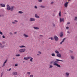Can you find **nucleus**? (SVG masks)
Returning a JSON list of instances; mask_svg holds the SVG:
<instances>
[{
	"mask_svg": "<svg viewBox=\"0 0 77 77\" xmlns=\"http://www.w3.org/2000/svg\"><path fill=\"white\" fill-rule=\"evenodd\" d=\"M12 33L11 32H10V35H12Z\"/></svg>",
	"mask_w": 77,
	"mask_h": 77,
	"instance_id": "nucleus-54",
	"label": "nucleus"
},
{
	"mask_svg": "<svg viewBox=\"0 0 77 77\" xmlns=\"http://www.w3.org/2000/svg\"><path fill=\"white\" fill-rule=\"evenodd\" d=\"M30 59V61L32 62L33 58L32 57H24V60H29V59Z\"/></svg>",
	"mask_w": 77,
	"mask_h": 77,
	"instance_id": "nucleus-1",
	"label": "nucleus"
},
{
	"mask_svg": "<svg viewBox=\"0 0 77 77\" xmlns=\"http://www.w3.org/2000/svg\"><path fill=\"white\" fill-rule=\"evenodd\" d=\"M40 7H41V8H45V7H44L42 5Z\"/></svg>",
	"mask_w": 77,
	"mask_h": 77,
	"instance_id": "nucleus-34",
	"label": "nucleus"
},
{
	"mask_svg": "<svg viewBox=\"0 0 77 77\" xmlns=\"http://www.w3.org/2000/svg\"><path fill=\"white\" fill-rule=\"evenodd\" d=\"M35 17L36 18H39V17L38 16V15H37V14H35Z\"/></svg>",
	"mask_w": 77,
	"mask_h": 77,
	"instance_id": "nucleus-18",
	"label": "nucleus"
},
{
	"mask_svg": "<svg viewBox=\"0 0 77 77\" xmlns=\"http://www.w3.org/2000/svg\"><path fill=\"white\" fill-rule=\"evenodd\" d=\"M51 40H53L54 39V38L53 37H51Z\"/></svg>",
	"mask_w": 77,
	"mask_h": 77,
	"instance_id": "nucleus-39",
	"label": "nucleus"
},
{
	"mask_svg": "<svg viewBox=\"0 0 77 77\" xmlns=\"http://www.w3.org/2000/svg\"><path fill=\"white\" fill-rule=\"evenodd\" d=\"M0 47H1V48H3V47H4V46L2 45V44L0 43Z\"/></svg>",
	"mask_w": 77,
	"mask_h": 77,
	"instance_id": "nucleus-22",
	"label": "nucleus"
},
{
	"mask_svg": "<svg viewBox=\"0 0 77 77\" xmlns=\"http://www.w3.org/2000/svg\"><path fill=\"white\" fill-rule=\"evenodd\" d=\"M23 62H24V61H23Z\"/></svg>",
	"mask_w": 77,
	"mask_h": 77,
	"instance_id": "nucleus-63",
	"label": "nucleus"
},
{
	"mask_svg": "<svg viewBox=\"0 0 77 77\" xmlns=\"http://www.w3.org/2000/svg\"><path fill=\"white\" fill-rule=\"evenodd\" d=\"M0 34L2 35H3V32L1 31H0Z\"/></svg>",
	"mask_w": 77,
	"mask_h": 77,
	"instance_id": "nucleus-36",
	"label": "nucleus"
},
{
	"mask_svg": "<svg viewBox=\"0 0 77 77\" xmlns=\"http://www.w3.org/2000/svg\"><path fill=\"white\" fill-rule=\"evenodd\" d=\"M35 9H37V8H38V7H37V6H35Z\"/></svg>",
	"mask_w": 77,
	"mask_h": 77,
	"instance_id": "nucleus-42",
	"label": "nucleus"
},
{
	"mask_svg": "<svg viewBox=\"0 0 77 77\" xmlns=\"http://www.w3.org/2000/svg\"><path fill=\"white\" fill-rule=\"evenodd\" d=\"M74 20H77V17H75V19H74Z\"/></svg>",
	"mask_w": 77,
	"mask_h": 77,
	"instance_id": "nucleus-33",
	"label": "nucleus"
},
{
	"mask_svg": "<svg viewBox=\"0 0 77 77\" xmlns=\"http://www.w3.org/2000/svg\"><path fill=\"white\" fill-rule=\"evenodd\" d=\"M70 53H73V51H70Z\"/></svg>",
	"mask_w": 77,
	"mask_h": 77,
	"instance_id": "nucleus-50",
	"label": "nucleus"
},
{
	"mask_svg": "<svg viewBox=\"0 0 77 77\" xmlns=\"http://www.w3.org/2000/svg\"><path fill=\"white\" fill-rule=\"evenodd\" d=\"M30 77H33V75H30Z\"/></svg>",
	"mask_w": 77,
	"mask_h": 77,
	"instance_id": "nucleus-37",
	"label": "nucleus"
},
{
	"mask_svg": "<svg viewBox=\"0 0 77 77\" xmlns=\"http://www.w3.org/2000/svg\"><path fill=\"white\" fill-rule=\"evenodd\" d=\"M76 24H77V23H76Z\"/></svg>",
	"mask_w": 77,
	"mask_h": 77,
	"instance_id": "nucleus-64",
	"label": "nucleus"
},
{
	"mask_svg": "<svg viewBox=\"0 0 77 77\" xmlns=\"http://www.w3.org/2000/svg\"><path fill=\"white\" fill-rule=\"evenodd\" d=\"M53 25L54 26H55V25L54 24H53Z\"/></svg>",
	"mask_w": 77,
	"mask_h": 77,
	"instance_id": "nucleus-55",
	"label": "nucleus"
},
{
	"mask_svg": "<svg viewBox=\"0 0 77 77\" xmlns=\"http://www.w3.org/2000/svg\"><path fill=\"white\" fill-rule=\"evenodd\" d=\"M65 38H63V40L62 41V42L60 43V44H62V43H63V42L64 41H65Z\"/></svg>",
	"mask_w": 77,
	"mask_h": 77,
	"instance_id": "nucleus-14",
	"label": "nucleus"
},
{
	"mask_svg": "<svg viewBox=\"0 0 77 77\" xmlns=\"http://www.w3.org/2000/svg\"><path fill=\"white\" fill-rule=\"evenodd\" d=\"M11 68H10L8 70H9V71H11Z\"/></svg>",
	"mask_w": 77,
	"mask_h": 77,
	"instance_id": "nucleus-47",
	"label": "nucleus"
},
{
	"mask_svg": "<svg viewBox=\"0 0 77 77\" xmlns=\"http://www.w3.org/2000/svg\"><path fill=\"white\" fill-rule=\"evenodd\" d=\"M50 66H49V68H51L53 67V66L50 64L49 65Z\"/></svg>",
	"mask_w": 77,
	"mask_h": 77,
	"instance_id": "nucleus-24",
	"label": "nucleus"
},
{
	"mask_svg": "<svg viewBox=\"0 0 77 77\" xmlns=\"http://www.w3.org/2000/svg\"><path fill=\"white\" fill-rule=\"evenodd\" d=\"M7 71H9V70L7 69Z\"/></svg>",
	"mask_w": 77,
	"mask_h": 77,
	"instance_id": "nucleus-61",
	"label": "nucleus"
},
{
	"mask_svg": "<svg viewBox=\"0 0 77 77\" xmlns=\"http://www.w3.org/2000/svg\"><path fill=\"white\" fill-rule=\"evenodd\" d=\"M12 74L13 75H18V72H14L12 73Z\"/></svg>",
	"mask_w": 77,
	"mask_h": 77,
	"instance_id": "nucleus-6",
	"label": "nucleus"
},
{
	"mask_svg": "<svg viewBox=\"0 0 77 77\" xmlns=\"http://www.w3.org/2000/svg\"><path fill=\"white\" fill-rule=\"evenodd\" d=\"M19 47L20 48H23L24 47H25V46H24V45H22V46H19Z\"/></svg>",
	"mask_w": 77,
	"mask_h": 77,
	"instance_id": "nucleus-21",
	"label": "nucleus"
},
{
	"mask_svg": "<svg viewBox=\"0 0 77 77\" xmlns=\"http://www.w3.org/2000/svg\"><path fill=\"white\" fill-rule=\"evenodd\" d=\"M56 60H57V61H60V62H63V60H58L57 59Z\"/></svg>",
	"mask_w": 77,
	"mask_h": 77,
	"instance_id": "nucleus-23",
	"label": "nucleus"
},
{
	"mask_svg": "<svg viewBox=\"0 0 77 77\" xmlns=\"http://www.w3.org/2000/svg\"><path fill=\"white\" fill-rule=\"evenodd\" d=\"M17 23H18V21L16 20H14V22H12V24H17Z\"/></svg>",
	"mask_w": 77,
	"mask_h": 77,
	"instance_id": "nucleus-5",
	"label": "nucleus"
},
{
	"mask_svg": "<svg viewBox=\"0 0 77 77\" xmlns=\"http://www.w3.org/2000/svg\"><path fill=\"white\" fill-rule=\"evenodd\" d=\"M16 56H20V54H17L16 55Z\"/></svg>",
	"mask_w": 77,
	"mask_h": 77,
	"instance_id": "nucleus-35",
	"label": "nucleus"
},
{
	"mask_svg": "<svg viewBox=\"0 0 77 77\" xmlns=\"http://www.w3.org/2000/svg\"><path fill=\"white\" fill-rule=\"evenodd\" d=\"M54 61H51L50 62V64H52V63H54Z\"/></svg>",
	"mask_w": 77,
	"mask_h": 77,
	"instance_id": "nucleus-29",
	"label": "nucleus"
},
{
	"mask_svg": "<svg viewBox=\"0 0 77 77\" xmlns=\"http://www.w3.org/2000/svg\"><path fill=\"white\" fill-rule=\"evenodd\" d=\"M70 24V22H68L67 23V24Z\"/></svg>",
	"mask_w": 77,
	"mask_h": 77,
	"instance_id": "nucleus-45",
	"label": "nucleus"
},
{
	"mask_svg": "<svg viewBox=\"0 0 77 77\" xmlns=\"http://www.w3.org/2000/svg\"><path fill=\"white\" fill-rule=\"evenodd\" d=\"M38 2H42V0H38Z\"/></svg>",
	"mask_w": 77,
	"mask_h": 77,
	"instance_id": "nucleus-38",
	"label": "nucleus"
},
{
	"mask_svg": "<svg viewBox=\"0 0 77 77\" xmlns=\"http://www.w3.org/2000/svg\"><path fill=\"white\" fill-rule=\"evenodd\" d=\"M7 9L8 11H9L11 9V8L9 5H7Z\"/></svg>",
	"mask_w": 77,
	"mask_h": 77,
	"instance_id": "nucleus-3",
	"label": "nucleus"
},
{
	"mask_svg": "<svg viewBox=\"0 0 77 77\" xmlns=\"http://www.w3.org/2000/svg\"><path fill=\"white\" fill-rule=\"evenodd\" d=\"M23 36L25 37H26V38H28L29 37V35H26L25 34H23Z\"/></svg>",
	"mask_w": 77,
	"mask_h": 77,
	"instance_id": "nucleus-17",
	"label": "nucleus"
},
{
	"mask_svg": "<svg viewBox=\"0 0 77 77\" xmlns=\"http://www.w3.org/2000/svg\"><path fill=\"white\" fill-rule=\"evenodd\" d=\"M68 1H70L71 0H68Z\"/></svg>",
	"mask_w": 77,
	"mask_h": 77,
	"instance_id": "nucleus-59",
	"label": "nucleus"
},
{
	"mask_svg": "<svg viewBox=\"0 0 77 77\" xmlns=\"http://www.w3.org/2000/svg\"><path fill=\"white\" fill-rule=\"evenodd\" d=\"M5 66V63H4L3 66Z\"/></svg>",
	"mask_w": 77,
	"mask_h": 77,
	"instance_id": "nucleus-49",
	"label": "nucleus"
},
{
	"mask_svg": "<svg viewBox=\"0 0 77 77\" xmlns=\"http://www.w3.org/2000/svg\"><path fill=\"white\" fill-rule=\"evenodd\" d=\"M60 36L61 37H62L63 36V32H60Z\"/></svg>",
	"mask_w": 77,
	"mask_h": 77,
	"instance_id": "nucleus-16",
	"label": "nucleus"
},
{
	"mask_svg": "<svg viewBox=\"0 0 77 77\" xmlns=\"http://www.w3.org/2000/svg\"><path fill=\"white\" fill-rule=\"evenodd\" d=\"M2 38H5L6 37H5V35H3Z\"/></svg>",
	"mask_w": 77,
	"mask_h": 77,
	"instance_id": "nucleus-41",
	"label": "nucleus"
},
{
	"mask_svg": "<svg viewBox=\"0 0 77 77\" xmlns=\"http://www.w3.org/2000/svg\"><path fill=\"white\" fill-rule=\"evenodd\" d=\"M51 56H52L54 57V56H55V54L54 53H52L51 54Z\"/></svg>",
	"mask_w": 77,
	"mask_h": 77,
	"instance_id": "nucleus-25",
	"label": "nucleus"
},
{
	"mask_svg": "<svg viewBox=\"0 0 77 77\" xmlns=\"http://www.w3.org/2000/svg\"><path fill=\"white\" fill-rule=\"evenodd\" d=\"M30 21H35V19H34L33 18H31L29 20Z\"/></svg>",
	"mask_w": 77,
	"mask_h": 77,
	"instance_id": "nucleus-12",
	"label": "nucleus"
},
{
	"mask_svg": "<svg viewBox=\"0 0 77 77\" xmlns=\"http://www.w3.org/2000/svg\"><path fill=\"white\" fill-rule=\"evenodd\" d=\"M37 56H39V54H37Z\"/></svg>",
	"mask_w": 77,
	"mask_h": 77,
	"instance_id": "nucleus-57",
	"label": "nucleus"
},
{
	"mask_svg": "<svg viewBox=\"0 0 77 77\" xmlns=\"http://www.w3.org/2000/svg\"><path fill=\"white\" fill-rule=\"evenodd\" d=\"M54 3V2H51V4H53Z\"/></svg>",
	"mask_w": 77,
	"mask_h": 77,
	"instance_id": "nucleus-52",
	"label": "nucleus"
},
{
	"mask_svg": "<svg viewBox=\"0 0 77 77\" xmlns=\"http://www.w3.org/2000/svg\"><path fill=\"white\" fill-rule=\"evenodd\" d=\"M5 41H3L2 42V44H5Z\"/></svg>",
	"mask_w": 77,
	"mask_h": 77,
	"instance_id": "nucleus-44",
	"label": "nucleus"
},
{
	"mask_svg": "<svg viewBox=\"0 0 77 77\" xmlns=\"http://www.w3.org/2000/svg\"><path fill=\"white\" fill-rule=\"evenodd\" d=\"M18 64H15V66H18Z\"/></svg>",
	"mask_w": 77,
	"mask_h": 77,
	"instance_id": "nucleus-40",
	"label": "nucleus"
},
{
	"mask_svg": "<svg viewBox=\"0 0 77 77\" xmlns=\"http://www.w3.org/2000/svg\"><path fill=\"white\" fill-rule=\"evenodd\" d=\"M14 8H15L14 6H12L11 7L10 9L11 11H14Z\"/></svg>",
	"mask_w": 77,
	"mask_h": 77,
	"instance_id": "nucleus-13",
	"label": "nucleus"
},
{
	"mask_svg": "<svg viewBox=\"0 0 77 77\" xmlns=\"http://www.w3.org/2000/svg\"><path fill=\"white\" fill-rule=\"evenodd\" d=\"M55 53L57 54H58L59 53V51L57 50H56L55 51Z\"/></svg>",
	"mask_w": 77,
	"mask_h": 77,
	"instance_id": "nucleus-20",
	"label": "nucleus"
},
{
	"mask_svg": "<svg viewBox=\"0 0 77 77\" xmlns=\"http://www.w3.org/2000/svg\"><path fill=\"white\" fill-rule=\"evenodd\" d=\"M18 12L19 14H23V12H22L21 11H19Z\"/></svg>",
	"mask_w": 77,
	"mask_h": 77,
	"instance_id": "nucleus-30",
	"label": "nucleus"
},
{
	"mask_svg": "<svg viewBox=\"0 0 77 77\" xmlns=\"http://www.w3.org/2000/svg\"><path fill=\"white\" fill-rule=\"evenodd\" d=\"M6 62H7V60H6L4 62V63H6Z\"/></svg>",
	"mask_w": 77,
	"mask_h": 77,
	"instance_id": "nucleus-43",
	"label": "nucleus"
},
{
	"mask_svg": "<svg viewBox=\"0 0 77 77\" xmlns=\"http://www.w3.org/2000/svg\"><path fill=\"white\" fill-rule=\"evenodd\" d=\"M40 36H43L42 35H40Z\"/></svg>",
	"mask_w": 77,
	"mask_h": 77,
	"instance_id": "nucleus-56",
	"label": "nucleus"
},
{
	"mask_svg": "<svg viewBox=\"0 0 77 77\" xmlns=\"http://www.w3.org/2000/svg\"><path fill=\"white\" fill-rule=\"evenodd\" d=\"M60 23H61L62 21H63V22H64V18H60Z\"/></svg>",
	"mask_w": 77,
	"mask_h": 77,
	"instance_id": "nucleus-10",
	"label": "nucleus"
},
{
	"mask_svg": "<svg viewBox=\"0 0 77 77\" xmlns=\"http://www.w3.org/2000/svg\"><path fill=\"white\" fill-rule=\"evenodd\" d=\"M54 38L55 41H58V37L56 35L54 36Z\"/></svg>",
	"mask_w": 77,
	"mask_h": 77,
	"instance_id": "nucleus-4",
	"label": "nucleus"
},
{
	"mask_svg": "<svg viewBox=\"0 0 77 77\" xmlns=\"http://www.w3.org/2000/svg\"><path fill=\"white\" fill-rule=\"evenodd\" d=\"M67 33H69V34L70 33V32H69V31H68L67 32Z\"/></svg>",
	"mask_w": 77,
	"mask_h": 77,
	"instance_id": "nucleus-51",
	"label": "nucleus"
},
{
	"mask_svg": "<svg viewBox=\"0 0 77 77\" xmlns=\"http://www.w3.org/2000/svg\"><path fill=\"white\" fill-rule=\"evenodd\" d=\"M3 72H2L1 74V77H2L3 76Z\"/></svg>",
	"mask_w": 77,
	"mask_h": 77,
	"instance_id": "nucleus-31",
	"label": "nucleus"
},
{
	"mask_svg": "<svg viewBox=\"0 0 77 77\" xmlns=\"http://www.w3.org/2000/svg\"><path fill=\"white\" fill-rule=\"evenodd\" d=\"M71 58L72 59H74V57L73 56H71Z\"/></svg>",
	"mask_w": 77,
	"mask_h": 77,
	"instance_id": "nucleus-28",
	"label": "nucleus"
},
{
	"mask_svg": "<svg viewBox=\"0 0 77 77\" xmlns=\"http://www.w3.org/2000/svg\"><path fill=\"white\" fill-rule=\"evenodd\" d=\"M65 75L66 77H68L69 76V73L68 72H66L65 73Z\"/></svg>",
	"mask_w": 77,
	"mask_h": 77,
	"instance_id": "nucleus-8",
	"label": "nucleus"
},
{
	"mask_svg": "<svg viewBox=\"0 0 77 77\" xmlns=\"http://www.w3.org/2000/svg\"><path fill=\"white\" fill-rule=\"evenodd\" d=\"M20 53H24L26 51V49H21L19 50Z\"/></svg>",
	"mask_w": 77,
	"mask_h": 77,
	"instance_id": "nucleus-2",
	"label": "nucleus"
},
{
	"mask_svg": "<svg viewBox=\"0 0 77 77\" xmlns=\"http://www.w3.org/2000/svg\"><path fill=\"white\" fill-rule=\"evenodd\" d=\"M33 28L35 29H36V30H38V29H39V28L38 27H33Z\"/></svg>",
	"mask_w": 77,
	"mask_h": 77,
	"instance_id": "nucleus-19",
	"label": "nucleus"
},
{
	"mask_svg": "<svg viewBox=\"0 0 77 77\" xmlns=\"http://www.w3.org/2000/svg\"><path fill=\"white\" fill-rule=\"evenodd\" d=\"M54 65L55 66H57V67H59V68H60V65H59V64L57 63H54Z\"/></svg>",
	"mask_w": 77,
	"mask_h": 77,
	"instance_id": "nucleus-7",
	"label": "nucleus"
},
{
	"mask_svg": "<svg viewBox=\"0 0 77 77\" xmlns=\"http://www.w3.org/2000/svg\"><path fill=\"white\" fill-rule=\"evenodd\" d=\"M31 72H27V74H28L29 75H30V74H31Z\"/></svg>",
	"mask_w": 77,
	"mask_h": 77,
	"instance_id": "nucleus-32",
	"label": "nucleus"
},
{
	"mask_svg": "<svg viewBox=\"0 0 77 77\" xmlns=\"http://www.w3.org/2000/svg\"><path fill=\"white\" fill-rule=\"evenodd\" d=\"M57 57H61V54L59 53L57 54Z\"/></svg>",
	"mask_w": 77,
	"mask_h": 77,
	"instance_id": "nucleus-11",
	"label": "nucleus"
},
{
	"mask_svg": "<svg viewBox=\"0 0 77 77\" xmlns=\"http://www.w3.org/2000/svg\"><path fill=\"white\" fill-rule=\"evenodd\" d=\"M38 53H39V54H41V52L40 51H38Z\"/></svg>",
	"mask_w": 77,
	"mask_h": 77,
	"instance_id": "nucleus-48",
	"label": "nucleus"
},
{
	"mask_svg": "<svg viewBox=\"0 0 77 77\" xmlns=\"http://www.w3.org/2000/svg\"><path fill=\"white\" fill-rule=\"evenodd\" d=\"M69 3V2H66L65 4H64V6H65V7L66 8H67V6H68V3Z\"/></svg>",
	"mask_w": 77,
	"mask_h": 77,
	"instance_id": "nucleus-9",
	"label": "nucleus"
},
{
	"mask_svg": "<svg viewBox=\"0 0 77 77\" xmlns=\"http://www.w3.org/2000/svg\"><path fill=\"white\" fill-rule=\"evenodd\" d=\"M2 17V16H1L0 15V17Z\"/></svg>",
	"mask_w": 77,
	"mask_h": 77,
	"instance_id": "nucleus-58",
	"label": "nucleus"
},
{
	"mask_svg": "<svg viewBox=\"0 0 77 77\" xmlns=\"http://www.w3.org/2000/svg\"><path fill=\"white\" fill-rule=\"evenodd\" d=\"M17 32H14V34H17Z\"/></svg>",
	"mask_w": 77,
	"mask_h": 77,
	"instance_id": "nucleus-53",
	"label": "nucleus"
},
{
	"mask_svg": "<svg viewBox=\"0 0 77 77\" xmlns=\"http://www.w3.org/2000/svg\"><path fill=\"white\" fill-rule=\"evenodd\" d=\"M59 15L60 17H61V12L60 11L59 13Z\"/></svg>",
	"mask_w": 77,
	"mask_h": 77,
	"instance_id": "nucleus-27",
	"label": "nucleus"
},
{
	"mask_svg": "<svg viewBox=\"0 0 77 77\" xmlns=\"http://www.w3.org/2000/svg\"><path fill=\"white\" fill-rule=\"evenodd\" d=\"M49 39H50V38H49Z\"/></svg>",
	"mask_w": 77,
	"mask_h": 77,
	"instance_id": "nucleus-60",
	"label": "nucleus"
},
{
	"mask_svg": "<svg viewBox=\"0 0 77 77\" xmlns=\"http://www.w3.org/2000/svg\"><path fill=\"white\" fill-rule=\"evenodd\" d=\"M0 6H1L2 7H4V8H5V4L3 5L2 4H0Z\"/></svg>",
	"mask_w": 77,
	"mask_h": 77,
	"instance_id": "nucleus-15",
	"label": "nucleus"
},
{
	"mask_svg": "<svg viewBox=\"0 0 77 77\" xmlns=\"http://www.w3.org/2000/svg\"><path fill=\"white\" fill-rule=\"evenodd\" d=\"M69 29V27L67 26L66 27V29Z\"/></svg>",
	"mask_w": 77,
	"mask_h": 77,
	"instance_id": "nucleus-46",
	"label": "nucleus"
},
{
	"mask_svg": "<svg viewBox=\"0 0 77 77\" xmlns=\"http://www.w3.org/2000/svg\"><path fill=\"white\" fill-rule=\"evenodd\" d=\"M58 62H57V61H55L54 62V63H58Z\"/></svg>",
	"mask_w": 77,
	"mask_h": 77,
	"instance_id": "nucleus-26",
	"label": "nucleus"
},
{
	"mask_svg": "<svg viewBox=\"0 0 77 77\" xmlns=\"http://www.w3.org/2000/svg\"><path fill=\"white\" fill-rule=\"evenodd\" d=\"M0 68H1V67H0Z\"/></svg>",
	"mask_w": 77,
	"mask_h": 77,
	"instance_id": "nucleus-62",
	"label": "nucleus"
}]
</instances>
